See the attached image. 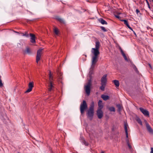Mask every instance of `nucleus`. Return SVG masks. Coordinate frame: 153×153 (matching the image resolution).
Segmentation results:
<instances>
[{
	"label": "nucleus",
	"instance_id": "f257e3e1",
	"mask_svg": "<svg viewBox=\"0 0 153 153\" xmlns=\"http://www.w3.org/2000/svg\"><path fill=\"white\" fill-rule=\"evenodd\" d=\"M94 102H92L89 109L87 111L86 116L90 120H92L94 116Z\"/></svg>",
	"mask_w": 153,
	"mask_h": 153
},
{
	"label": "nucleus",
	"instance_id": "f03ea898",
	"mask_svg": "<svg viewBox=\"0 0 153 153\" xmlns=\"http://www.w3.org/2000/svg\"><path fill=\"white\" fill-rule=\"evenodd\" d=\"M88 108V105L85 100H83L81 103L80 107V111L81 115H83L85 110Z\"/></svg>",
	"mask_w": 153,
	"mask_h": 153
},
{
	"label": "nucleus",
	"instance_id": "7ed1b4c3",
	"mask_svg": "<svg viewBox=\"0 0 153 153\" xmlns=\"http://www.w3.org/2000/svg\"><path fill=\"white\" fill-rule=\"evenodd\" d=\"M91 85V79H90L88 80L86 85L84 86V89L85 92L88 96H89L90 94Z\"/></svg>",
	"mask_w": 153,
	"mask_h": 153
},
{
	"label": "nucleus",
	"instance_id": "20e7f679",
	"mask_svg": "<svg viewBox=\"0 0 153 153\" xmlns=\"http://www.w3.org/2000/svg\"><path fill=\"white\" fill-rule=\"evenodd\" d=\"M49 83L48 85V91H51L53 89V88H54V86H53V82L52 81V80H53V77L52 76V74H51V71H49Z\"/></svg>",
	"mask_w": 153,
	"mask_h": 153
},
{
	"label": "nucleus",
	"instance_id": "39448f33",
	"mask_svg": "<svg viewBox=\"0 0 153 153\" xmlns=\"http://www.w3.org/2000/svg\"><path fill=\"white\" fill-rule=\"evenodd\" d=\"M42 49H40L38 50L36 56V62L38 63L39 61L40 60L42 54Z\"/></svg>",
	"mask_w": 153,
	"mask_h": 153
},
{
	"label": "nucleus",
	"instance_id": "423d86ee",
	"mask_svg": "<svg viewBox=\"0 0 153 153\" xmlns=\"http://www.w3.org/2000/svg\"><path fill=\"white\" fill-rule=\"evenodd\" d=\"M107 75L105 74L102 77L101 79V84L106 85L107 82Z\"/></svg>",
	"mask_w": 153,
	"mask_h": 153
},
{
	"label": "nucleus",
	"instance_id": "0eeeda50",
	"mask_svg": "<svg viewBox=\"0 0 153 153\" xmlns=\"http://www.w3.org/2000/svg\"><path fill=\"white\" fill-rule=\"evenodd\" d=\"M146 123V126L147 131L149 132L151 134H153V130L151 127L149 125L146 121H145Z\"/></svg>",
	"mask_w": 153,
	"mask_h": 153
},
{
	"label": "nucleus",
	"instance_id": "6e6552de",
	"mask_svg": "<svg viewBox=\"0 0 153 153\" xmlns=\"http://www.w3.org/2000/svg\"><path fill=\"white\" fill-rule=\"evenodd\" d=\"M33 87V82H30L28 84V88L25 91V93H29L30 92Z\"/></svg>",
	"mask_w": 153,
	"mask_h": 153
},
{
	"label": "nucleus",
	"instance_id": "1a4fd4ad",
	"mask_svg": "<svg viewBox=\"0 0 153 153\" xmlns=\"http://www.w3.org/2000/svg\"><path fill=\"white\" fill-rule=\"evenodd\" d=\"M139 109L141 112L146 116H149V113L148 111L142 108H140Z\"/></svg>",
	"mask_w": 153,
	"mask_h": 153
},
{
	"label": "nucleus",
	"instance_id": "9d476101",
	"mask_svg": "<svg viewBox=\"0 0 153 153\" xmlns=\"http://www.w3.org/2000/svg\"><path fill=\"white\" fill-rule=\"evenodd\" d=\"M97 114L98 117L99 119H101L103 116V112L101 109H98L97 110Z\"/></svg>",
	"mask_w": 153,
	"mask_h": 153
},
{
	"label": "nucleus",
	"instance_id": "9b49d317",
	"mask_svg": "<svg viewBox=\"0 0 153 153\" xmlns=\"http://www.w3.org/2000/svg\"><path fill=\"white\" fill-rule=\"evenodd\" d=\"M98 57L96 56H93L92 59L91 67H93L97 61V59Z\"/></svg>",
	"mask_w": 153,
	"mask_h": 153
},
{
	"label": "nucleus",
	"instance_id": "f8f14e48",
	"mask_svg": "<svg viewBox=\"0 0 153 153\" xmlns=\"http://www.w3.org/2000/svg\"><path fill=\"white\" fill-rule=\"evenodd\" d=\"M92 53L94 55V56H97L98 55L100 54L99 49L95 48H92Z\"/></svg>",
	"mask_w": 153,
	"mask_h": 153
},
{
	"label": "nucleus",
	"instance_id": "ddd939ff",
	"mask_svg": "<svg viewBox=\"0 0 153 153\" xmlns=\"http://www.w3.org/2000/svg\"><path fill=\"white\" fill-rule=\"evenodd\" d=\"M30 42L32 43H35L36 42V37L34 34L30 33Z\"/></svg>",
	"mask_w": 153,
	"mask_h": 153
},
{
	"label": "nucleus",
	"instance_id": "4468645a",
	"mask_svg": "<svg viewBox=\"0 0 153 153\" xmlns=\"http://www.w3.org/2000/svg\"><path fill=\"white\" fill-rule=\"evenodd\" d=\"M127 126H128L127 123H125V124H124V129H125V133H126V138H128V130H127Z\"/></svg>",
	"mask_w": 153,
	"mask_h": 153
},
{
	"label": "nucleus",
	"instance_id": "2eb2a0df",
	"mask_svg": "<svg viewBox=\"0 0 153 153\" xmlns=\"http://www.w3.org/2000/svg\"><path fill=\"white\" fill-rule=\"evenodd\" d=\"M120 50L121 53L122 55H123V57H124L125 60L126 61H128V59L127 58V57L126 56L125 54L124 53V52H123V50L121 48H120Z\"/></svg>",
	"mask_w": 153,
	"mask_h": 153
},
{
	"label": "nucleus",
	"instance_id": "dca6fc26",
	"mask_svg": "<svg viewBox=\"0 0 153 153\" xmlns=\"http://www.w3.org/2000/svg\"><path fill=\"white\" fill-rule=\"evenodd\" d=\"M121 21H123L124 22V23L126 25L127 27L131 30H133V29L129 25L128 21L126 20H121Z\"/></svg>",
	"mask_w": 153,
	"mask_h": 153
},
{
	"label": "nucleus",
	"instance_id": "f3484780",
	"mask_svg": "<svg viewBox=\"0 0 153 153\" xmlns=\"http://www.w3.org/2000/svg\"><path fill=\"white\" fill-rule=\"evenodd\" d=\"M101 97L105 101L108 100L109 98V97L108 96L104 94L102 95Z\"/></svg>",
	"mask_w": 153,
	"mask_h": 153
},
{
	"label": "nucleus",
	"instance_id": "a211bd4d",
	"mask_svg": "<svg viewBox=\"0 0 153 153\" xmlns=\"http://www.w3.org/2000/svg\"><path fill=\"white\" fill-rule=\"evenodd\" d=\"M99 21L102 25H107V22L104 20L102 18H100L99 19Z\"/></svg>",
	"mask_w": 153,
	"mask_h": 153
},
{
	"label": "nucleus",
	"instance_id": "6ab92c4d",
	"mask_svg": "<svg viewBox=\"0 0 153 153\" xmlns=\"http://www.w3.org/2000/svg\"><path fill=\"white\" fill-rule=\"evenodd\" d=\"M24 54H30L31 53V51L30 49L28 48H27L26 50L24 51Z\"/></svg>",
	"mask_w": 153,
	"mask_h": 153
},
{
	"label": "nucleus",
	"instance_id": "aec40b11",
	"mask_svg": "<svg viewBox=\"0 0 153 153\" xmlns=\"http://www.w3.org/2000/svg\"><path fill=\"white\" fill-rule=\"evenodd\" d=\"M116 87H119V81L116 80H114L113 81Z\"/></svg>",
	"mask_w": 153,
	"mask_h": 153
},
{
	"label": "nucleus",
	"instance_id": "412c9836",
	"mask_svg": "<svg viewBox=\"0 0 153 153\" xmlns=\"http://www.w3.org/2000/svg\"><path fill=\"white\" fill-rule=\"evenodd\" d=\"M20 33L22 36H25L27 37H29V34L28 33L27 31L25 32L24 33Z\"/></svg>",
	"mask_w": 153,
	"mask_h": 153
},
{
	"label": "nucleus",
	"instance_id": "4be33fe9",
	"mask_svg": "<svg viewBox=\"0 0 153 153\" xmlns=\"http://www.w3.org/2000/svg\"><path fill=\"white\" fill-rule=\"evenodd\" d=\"M102 101L101 100H99L98 102V105L99 107L100 108V109H102L103 107V106L102 105Z\"/></svg>",
	"mask_w": 153,
	"mask_h": 153
},
{
	"label": "nucleus",
	"instance_id": "5701e85b",
	"mask_svg": "<svg viewBox=\"0 0 153 153\" xmlns=\"http://www.w3.org/2000/svg\"><path fill=\"white\" fill-rule=\"evenodd\" d=\"M100 42L99 41H96V44H95V47L96 48H95L99 49L100 48Z\"/></svg>",
	"mask_w": 153,
	"mask_h": 153
},
{
	"label": "nucleus",
	"instance_id": "b1692460",
	"mask_svg": "<svg viewBox=\"0 0 153 153\" xmlns=\"http://www.w3.org/2000/svg\"><path fill=\"white\" fill-rule=\"evenodd\" d=\"M57 74L58 75V76L59 77V79H62V73L58 72L57 73Z\"/></svg>",
	"mask_w": 153,
	"mask_h": 153
},
{
	"label": "nucleus",
	"instance_id": "393cba45",
	"mask_svg": "<svg viewBox=\"0 0 153 153\" xmlns=\"http://www.w3.org/2000/svg\"><path fill=\"white\" fill-rule=\"evenodd\" d=\"M136 120L139 124H140L141 125H142V121L139 118H136Z\"/></svg>",
	"mask_w": 153,
	"mask_h": 153
},
{
	"label": "nucleus",
	"instance_id": "a878e982",
	"mask_svg": "<svg viewBox=\"0 0 153 153\" xmlns=\"http://www.w3.org/2000/svg\"><path fill=\"white\" fill-rule=\"evenodd\" d=\"M101 86L100 88V89L102 91H104L105 90V88L106 85L101 84Z\"/></svg>",
	"mask_w": 153,
	"mask_h": 153
},
{
	"label": "nucleus",
	"instance_id": "bb28decb",
	"mask_svg": "<svg viewBox=\"0 0 153 153\" xmlns=\"http://www.w3.org/2000/svg\"><path fill=\"white\" fill-rule=\"evenodd\" d=\"M109 110L111 111H115V108L114 107H111L109 108Z\"/></svg>",
	"mask_w": 153,
	"mask_h": 153
},
{
	"label": "nucleus",
	"instance_id": "cd10ccee",
	"mask_svg": "<svg viewBox=\"0 0 153 153\" xmlns=\"http://www.w3.org/2000/svg\"><path fill=\"white\" fill-rule=\"evenodd\" d=\"M117 106L118 108L119 111H120L122 110V107L120 104H118L117 105Z\"/></svg>",
	"mask_w": 153,
	"mask_h": 153
},
{
	"label": "nucleus",
	"instance_id": "c85d7f7f",
	"mask_svg": "<svg viewBox=\"0 0 153 153\" xmlns=\"http://www.w3.org/2000/svg\"><path fill=\"white\" fill-rule=\"evenodd\" d=\"M126 141L128 147L129 148V149H131V146L129 143V140L127 139L126 140Z\"/></svg>",
	"mask_w": 153,
	"mask_h": 153
},
{
	"label": "nucleus",
	"instance_id": "c756f323",
	"mask_svg": "<svg viewBox=\"0 0 153 153\" xmlns=\"http://www.w3.org/2000/svg\"><path fill=\"white\" fill-rule=\"evenodd\" d=\"M100 28L104 32H106L107 31V30L104 27L101 26L100 27Z\"/></svg>",
	"mask_w": 153,
	"mask_h": 153
},
{
	"label": "nucleus",
	"instance_id": "7c9ffc66",
	"mask_svg": "<svg viewBox=\"0 0 153 153\" xmlns=\"http://www.w3.org/2000/svg\"><path fill=\"white\" fill-rule=\"evenodd\" d=\"M54 32L55 34L57 35L58 33V30L57 28H55L54 30Z\"/></svg>",
	"mask_w": 153,
	"mask_h": 153
},
{
	"label": "nucleus",
	"instance_id": "2f4dec72",
	"mask_svg": "<svg viewBox=\"0 0 153 153\" xmlns=\"http://www.w3.org/2000/svg\"><path fill=\"white\" fill-rule=\"evenodd\" d=\"M83 142L85 146H88V142H87L86 141H85V140H84L83 141Z\"/></svg>",
	"mask_w": 153,
	"mask_h": 153
},
{
	"label": "nucleus",
	"instance_id": "473e14b6",
	"mask_svg": "<svg viewBox=\"0 0 153 153\" xmlns=\"http://www.w3.org/2000/svg\"><path fill=\"white\" fill-rule=\"evenodd\" d=\"M3 86V84L2 83V81L1 79V76H0V87H1Z\"/></svg>",
	"mask_w": 153,
	"mask_h": 153
},
{
	"label": "nucleus",
	"instance_id": "72a5a7b5",
	"mask_svg": "<svg viewBox=\"0 0 153 153\" xmlns=\"http://www.w3.org/2000/svg\"><path fill=\"white\" fill-rule=\"evenodd\" d=\"M58 20L61 23H63V22H64L63 20L61 19H60L59 18H58Z\"/></svg>",
	"mask_w": 153,
	"mask_h": 153
},
{
	"label": "nucleus",
	"instance_id": "f704fd0d",
	"mask_svg": "<svg viewBox=\"0 0 153 153\" xmlns=\"http://www.w3.org/2000/svg\"><path fill=\"white\" fill-rule=\"evenodd\" d=\"M136 12L137 14H138V13L140 12V11L138 9H137L136 10Z\"/></svg>",
	"mask_w": 153,
	"mask_h": 153
},
{
	"label": "nucleus",
	"instance_id": "c9c22d12",
	"mask_svg": "<svg viewBox=\"0 0 153 153\" xmlns=\"http://www.w3.org/2000/svg\"><path fill=\"white\" fill-rule=\"evenodd\" d=\"M151 151L150 153H153V148L151 147Z\"/></svg>",
	"mask_w": 153,
	"mask_h": 153
},
{
	"label": "nucleus",
	"instance_id": "e433bc0d",
	"mask_svg": "<svg viewBox=\"0 0 153 153\" xmlns=\"http://www.w3.org/2000/svg\"><path fill=\"white\" fill-rule=\"evenodd\" d=\"M115 16L117 18H119L120 17V16L118 15H115Z\"/></svg>",
	"mask_w": 153,
	"mask_h": 153
},
{
	"label": "nucleus",
	"instance_id": "4c0bfd02",
	"mask_svg": "<svg viewBox=\"0 0 153 153\" xmlns=\"http://www.w3.org/2000/svg\"><path fill=\"white\" fill-rule=\"evenodd\" d=\"M149 67H150L151 68H152V66H151V65H150V64H149Z\"/></svg>",
	"mask_w": 153,
	"mask_h": 153
},
{
	"label": "nucleus",
	"instance_id": "58836bf2",
	"mask_svg": "<svg viewBox=\"0 0 153 153\" xmlns=\"http://www.w3.org/2000/svg\"><path fill=\"white\" fill-rule=\"evenodd\" d=\"M146 1H147V3L149 5V2H148V1H147V0H146Z\"/></svg>",
	"mask_w": 153,
	"mask_h": 153
},
{
	"label": "nucleus",
	"instance_id": "ea45409f",
	"mask_svg": "<svg viewBox=\"0 0 153 153\" xmlns=\"http://www.w3.org/2000/svg\"><path fill=\"white\" fill-rule=\"evenodd\" d=\"M135 70L136 71H137V68H136V67L135 66Z\"/></svg>",
	"mask_w": 153,
	"mask_h": 153
},
{
	"label": "nucleus",
	"instance_id": "a19ab883",
	"mask_svg": "<svg viewBox=\"0 0 153 153\" xmlns=\"http://www.w3.org/2000/svg\"><path fill=\"white\" fill-rule=\"evenodd\" d=\"M132 31H133V33H134V34L135 35H136V34L135 33V32H134V31H133V30H132Z\"/></svg>",
	"mask_w": 153,
	"mask_h": 153
},
{
	"label": "nucleus",
	"instance_id": "79ce46f5",
	"mask_svg": "<svg viewBox=\"0 0 153 153\" xmlns=\"http://www.w3.org/2000/svg\"><path fill=\"white\" fill-rule=\"evenodd\" d=\"M101 153H105L104 152H103V151H102L101 152Z\"/></svg>",
	"mask_w": 153,
	"mask_h": 153
},
{
	"label": "nucleus",
	"instance_id": "37998d69",
	"mask_svg": "<svg viewBox=\"0 0 153 153\" xmlns=\"http://www.w3.org/2000/svg\"><path fill=\"white\" fill-rule=\"evenodd\" d=\"M14 32H15V33H17V32L16 31H15Z\"/></svg>",
	"mask_w": 153,
	"mask_h": 153
},
{
	"label": "nucleus",
	"instance_id": "c03bdc74",
	"mask_svg": "<svg viewBox=\"0 0 153 153\" xmlns=\"http://www.w3.org/2000/svg\"><path fill=\"white\" fill-rule=\"evenodd\" d=\"M17 33H18V34H19V32H17Z\"/></svg>",
	"mask_w": 153,
	"mask_h": 153
},
{
	"label": "nucleus",
	"instance_id": "a18cd8bd",
	"mask_svg": "<svg viewBox=\"0 0 153 153\" xmlns=\"http://www.w3.org/2000/svg\"><path fill=\"white\" fill-rule=\"evenodd\" d=\"M85 57H86V55H85Z\"/></svg>",
	"mask_w": 153,
	"mask_h": 153
},
{
	"label": "nucleus",
	"instance_id": "49530a36",
	"mask_svg": "<svg viewBox=\"0 0 153 153\" xmlns=\"http://www.w3.org/2000/svg\"><path fill=\"white\" fill-rule=\"evenodd\" d=\"M152 1H153V0H152Z\"/></svg>",
	"mask_w": 153,
	"mask_h": 153
}]
</instances>
